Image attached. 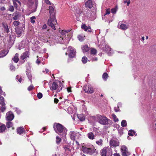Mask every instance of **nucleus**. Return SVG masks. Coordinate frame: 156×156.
<instances>
[{"label":"nucleus","mask_w":156,"mask_h":156,"mask_svg":"<svg viewBox=\"0 0 156 156\" xmlns=\"http://www.w3.org/2000/svg\"><path fill=\"white\" fill-rule=\"evenodd\" d=\"M49 12L50 14V18L48 22V25L51 27L54 30H55V25L57 23L55 17V14L54 9L52 6L49 7Z\"/></svg>","instance_id":"1"},{"label":"nucleus","mask_w":156,"mask_h":156,"mask_svg":"<svg viewBox=\"0 0 156 156\" xmlns=\"http://www.w3.org/2000/svg\"><path fill=\"white\" fill-rule=\"evenodd\" d=\"M53 128L55 132L62 137H65L67 134V129L61 124L55 123Z\"/></svg>","instance_id":"2"},{"label":"nucleus","mask_w":156,"mask_h":156,"mask_svg":"<svg viewBox=\"0 0 156 156\" xmlns=\"http://www.w3.org/2000/svg\"><path fill=\"white\" fill-rule=\"evenodd\" d=\"M82 150L84 153L90 155L94 154L96 151V149L94 147H88L83 146L82 147Z\"/></svg>","instance_id":"3"},{"label":"nucleus","mask_w":156,"mask_h":156,"mask_svg":"<svg viewBox=\"0 0 156 156\" xmlns=\"http://www.w3.org/2000/svg\"><path fill=\"white\" fill-rule=\"evenodd\" d=\"M101 156H112V150L111 148L104 147L101 151Z\"/></svg>","instance_id":"4"},{"label":"nucleus","mask_w":156,"mask_h":156,"mask_svg":"<svg viewBox=\"0 0 156 156\" xmlns=\"http://www.w3.org/2000/svg\"><path fill=\"white\" fill-rule=\"evenodd\" d=\"M98 119L99 122L103 125L108 124V121H110V120L106 117L102 116L101 115H99L98 116Z\"/></svg>","instance_id":"5"},{"label":"nucleus","mask_w":156,"mask_h":156,"mask_svg":"<svg viewBox=\"0 0 156 156\" xmlns=\"http://www.w3.org/2000/svg\"><path fill=\"white\" fill-rule=\"evenodd\" d=\"M121 151L122 156H129L131 154L130 152L128 151L127 147L125 145L121 146Z\"/></svg>","instance_id":"6"},{"label":"nucleus","mask_w":156,"mask_h":156,"mask_svg":"<svg viewBox=\"0 0 156 156\" xmlns=\"http://www.w3.org/2000/svg\"><path fill=\"white\" fill-rule=\"evenodd\" d=\"M109 144L110 147H116L119 145V142L118 139L113 138L109 141Z\"/></svg>","instance_id":"7"},{"label":"nucleus","mask_w":156,"mask_h":156,"mask_svg":"<svg viewBox=\"0 0 156 156\" xmlns=\"http://www.w3.org/2000/svg\"><path fill=\"white\" fill-rule=\"evenodd\" d=\"M58 87L59 86L58 85V83L54 81L53 82L51 86V87L50 89L52 90H56V92L58 93L60 92L62 89V87H61L60 89H59L58 88Z\"/></svg>","instance_id":"8"},{"label":"nucleus","mask_w":156,"mask_h":156,"mask_svg":"<svg viewBox=\"0 0 156 156\" xmlns=\"http://www.w3.org/2000/svg\"><path fill=\"white\" fill-rule=\"evenodd\" d=\"M84 91L88 94H92L94 92L93 87L90 86H86L84 87Z\"/></svg>","instance_id":"9"},{"label":"nucleus","mask_w":156,"mask_h":156,"mask_svg":"<svg viewBox=\"0 0 156 156\" xmlns=\"http://www.w3.org/2000/svg\"><path fill=\"white\" fill-rule=\"evenodd\" d=\"M14 118V115L12 112H9L6 113V120L11 121L13 120Z\"/></svg>","instance_id":"10"},{"label":"nucleus","mask_w":156,"mask_h":156,"mask_svg":"<svg viewBox=\"0 0 156 156\" xmlns=\"http://www.w3.org/2000/svg\"><path fill=\"white\" fill-rule=\"evenodd\" d=\"M29 55V52L28 51H26L22 54L20 57V58L21 59L24 60L26 58H28Z\"/></svg>","instance_id":"11"},{"label":"nucleus","mask_w":156,"mask_h":156,"mask_svg":"<svg viewBox=\"0 0 156 156\" xmlns=\"http://www.w3.org/2000/svg\"><path fill=\"white\" fill-rule=\"evenodd\" d=\"M118 27L123 30H125L128 29V26L126 24H122L119 22L118 24Z\"/></svg>","instance_id":"12"},{"label":"nucleus","mask_w":156,"mask_h":156,"mask_svg":"<svg viewBox=\"0 0 156 156\" xmlns=\"http://www.w3.org/2000/svg\"><path fill=\"white\" fill-rule=\"evenodd\" d=\"M63 148L65 150L66 153H69L70 152L71 148H70V146L68 145H65L63 146Z\"/></svg>","instance_id":"13"},{"label":"nucleus","mask_w":156,"mask_h":156,"mask_svg":"<svg viewBox=\"0 0 156 156\" xmlns=\"http://www.w3.org/2000/svg\"><path fill=\"white\" fill-rule=\"evenodd\" d=\"M69 134L71 139L72 140L74 141L76 139V133L74 131H71L70 132Z\"/></svg>","instance_id":"14"},{"label":"nucleus","mask_w":156,"mask_h":156,"mask_svg":"<svg viewBox=\"0 0 156 156\" xmlns=\"http://www.w3.org/2000/svg\"><path fill=\"white\" fill-rule=\"evenodd\" d=\"M13 15L14 16L13 17V19L14 20H18L20 16L19 12L17 11L14 12Z\"/></svg>","instance_id":"15"},{"label":"nucleus","mask_w":156,"mask_h":156,"mask_svg":"<svg viewBox=\"0 0 156 156\" xmlns=\"http://www.w3.org/2000/svg\"><path fill=\"white\" fill-rule=\"evenodd\" d=\"M86 7L91 9L93 6L92 2L91 0H88L85 3V4Z\"/></svg>","instance_id":"16"},{"label":"nucleus","mask_w":156,"mask_h":156,"mask_svg":"<svg viewBox=\"0 0 156 156\" xmlns=\"http://www.w3.org/2000/svg\"><path fill=\"white\" fill-rule=\"evenodd\" d=\"M87 136L90 140H93L95 139V136L94 133L90 132L87 135Z\"/></svg>","instance_id":"17"},{"label":"nucleus","mask_w":156,"mask_h":156,"mask_svg":"<svg viewBox=\"0 0 156 156\" xmlns=\"http://www.w3.org/2000/svg\"><path fill=\"white\" fill-rule=\"evenodd\" d=\"M25 132V129L23 127H20L17 129V133L19 134H21Z\"/></svg>","instance_id":"18"},{"label":"nucleus","mask_w":156,"mask_h":156,"mask_svg":"<svg viewBox=\"0 0 156 156\" xmlns=\"http://www.w3.org/2000/svg\"><path fill=\"white\" fill-rule=\"evenodd\" d=\"M81 48L83 52H88L89 50V47H88L87 44L83 45L82 46Z\"/></svg>","instance_id":"19"},{"label":"nucleus","mask_w":156,"mask_h":156,"mask_svg":"<svg viewBox=\"0 0 156 156\" xmlns=\"http://www.w3.org/2000/svg\"><path fill=\"white\" fill-rule=\"evenodd\" d=\"M81 28L82 29L86 31H87L88 30L90 29V30H88V31L89 32H91L90 27V26L87 27V26H86L85 24H83L82 25Z\"/></svg>","instance_id":"20"},{"label":"nucleus","mask_w":156,"mask_h":156,"mask_svg":"<svg viewBox=\"0 0 156 156\" xmlns=\"http://www.w3.org/2000/svg\"><path fill=\"white\" fill-rule=\"evenodd\" d=\"M2 25L4 28L5 31L7 33H8L9 32V30L7 24L3 22L2 23Z\"/></svg>","instance_id":"21"},{"label":"nucleus","mask_w":156,"mask_h":156,"mask_svg":"<svg viewBox=\"0 0 156 156\" xmlns=\"http://www.w3.org/2000/svg\"><path fill=\"white\" fill-rule=\"evenodd\" d=\"M12 60L14 62L17 63L19 61V54L17 53H16L15 56L12 58Z\"/></svg>","instance_id":"22"},{"label":"nucleus","mask_w":156,"mask_h":156,"mask_svg":"<svg viewBox=\"0 0 156 156\" xmlns=\"http://www.w3.org/2000/svg\"><path fill=\"white\" fill-rule=\"evenodd\" d=\"M8 52L5 50L2 51L0 52V58L3 57L5 56L7 54Z\"/></svg>","instance_id":"23"},{"label":"nucleus","mask_w":156,"mask_h":156,"mask_svg":"<svg viewBox=\"0 0 156 156\" xmlns=\"http://www.w3.org/2000/svg\"><path fill=\"white\" fill-rule=\"evenodd\" d=\"M76 55V51H70L69 54V58H73Z\"/></svg>","instance_id":"24"},{"label":"nucleus","mask_w":156,"mask_h":156,"mask_svg":"<svg viewBox=\"0 0 156 156\" xmlns=\"http://www.w3.org/2000/svg\"><path fill=\"white\" fill-rule=\"evenodd\" d=\"M78 119L81 121H83L85 119V117L83 114H81L78 115Z\"/></svg>","instance_id":"25"},{"label":"nucleus","mask_w":156,"mask_h":156,"mask_svg":"<svg viewBox=\"0 0 156 156\" xmlns=\"http://www.w3.org/2000/svg\"><path fill=\"white\" fill-rule=\"evenodd\" d=\"M108 77V75L106 73H104L102 75V77L103 80L105 81H106Z\"/></svg>","instance_id":"26"},{"label":"nucleus","mask_w":156,"mask_h":156,"mask_svg":"<svg viewBox=\"0 0 156 156\" xmlns=\"http://www.w3.org/2000/svg\"><path fill=\"white\" fill-rule=\"evenodd\" d=\"M6 126L4 124H2L0 126V132H2L5 130Z\"/></svg>","instance_id":"27"},{"label":"nucleus","mask_w":156,"mask_h":156,"mask_svg":"<svg viewBox=\"0 0 156 156\" xmlns=\"http://www.w3.org/2000/svg\"><path fill=\"white\" fill-rule=\"evenodd\" d=\"M16 32L17 34H20L22 33V30L21 29L17 27L15 29Z\"/></svg>","instance_id":"28"},{"label":"nucleus","mask_w":156,"mask_h":156,"mask_svg":"<svg viewBox=\"0 0 156 156\" xmlns=\"http://www.w3.org/2000/svg\"><path fill=\"white\" fill-rule=\"evenodd\" d=\"M97 53V51L94 48H91L90 51V53L91 55H94L96 54Z\"/></svg>","instance_id":"29"},{"label":"nucleus","mask_w":156,"mask_h":156,"mask_svg":"<svg viewBox=\"0 0 156 156\" xmlns=\"http://www.w3.org/2000/svg\"><path fill=\"white\" fill-rule=\"evenodd\" d=\"M0 104L2 105H5L4 102V98L3 97L1 96H0Z\"/></svg>","instance_id":"30"},{"label":"nucleus","mask_w":156,"mask_h":156,"mask_svg":"<svg viewBox=\"0 0 156 156\" xmlns=\"http://www.w3.org/2000/svg\"><path fill=\"white\" fill-rule=\"evenodd\" d=\"M85 36H83L81 35H79L77 36V38L78 39V40L80 41H83L84 39V37Z\"/></svg>","instance_id":"31"},{"label":"nucleus","mask_w":156,"mask_h":156,"mask_svg":"<svg viewBox=\"0 0 156 156\" xmlns=\"http://www.w3.org/2000/svg\"><path fill=\"white\" fill-rule=\"evenodd\" d=\"M56 142L57 144H58L61 142V138L58 136H56Z\"/></svg>","instance_id":"32"},{"label":"nucleus","mask_w":156,"mask_h":156,"mask_svg":"<svg viewBox=\"0 0 156 156\" xmlns=\"http://www.w3.org/2000/svg\"><path fill=\"white\" fill-rule=\"evenodd\" d=\"M96 143L98 145L102 146L103 144V140L102 139H100L96 141Z\"/></svg>","instance_id":"33"},{"label":"nucleus","mask_w":156,"mask_h":156,"mask_svg":"<svg viewBox=\"0 0 156 156\" xmlns=\"http://www.w3.org/2000/svg\"><path fill=\"white\" fill-rule=\"evenodd\" d=\"M112 118L113 119V120L115 122H117L119 121L118 119L117 118L116 116V115L114 114H112Z\"/></svg>","instance_id":"34"},{"label":"nucleus","mask_w":156,"mask_h":156,"mask_svg":"<svg viewBox=\"0 0 156 156\" xmlns=\"http://www.w3.org/2000/svg\"><path fill=\"white\" fill-rule=\"evenodd\" d=\"M70 31V30H62L60 32L61 34L62 35H64L66 34L69 33Z\"/></svg>","instance_id":"35"},{"label":"nucleus","mask_w":156,"mask_h":156,"mask_svg":"<svg viewBox=\"0 0 156 156\" xmlns=\"http://www.w3.org/2000/svg\"><path fill=\"white\" fill-rule=\"evenodd\" d=\"M13 125V124L12 122L10 121L7 122L6 126L7 128H9L12 127Z\"/></svg>","instance_id":"36"},{"label":"nucleus","mask_w":156,"mask_h":156,"mask_svg":"<svg viewBox=\"0 0 156 156\" xmlns=\"http://www.w3.org/2000/svg\"><path fill=\"white\" fill-rule=\"evenodd\" d=\"M82 61L83 63H86L87 62V58L86 56H83L82 58Z\"/></svg>","instance_id":"37"},{"label":"nucleus","mask_w":156,"mask_h":156,"mask_svg":"<svg viewBox=\"0 0 156 156\" xmlns=\"http://www.w3.org/2000/svg\"><path fill=\"white\" fill-rule=\"evenodd\" d=\"M135 132L132 130H129L128 134L130 136H133L135 134Z\"/></svg>","instance_id":"38"},{"label":"nucleus","mask_w":156,"mask_h":156,"mask_svg":"<svg viewBox=\"0 0 156 156\" xmlns=\"http://www.w3.org/2000/svg\"><path fill=\"white\" fill-rule=\"evenodd\" d=\"M121 125L123 127H125L127 125L126 121L125 120H123L121 123Z\"/></svg>","instance_id":"39"},{"label":"nucleus","mask_w":156,"mask_h":156,"mask_svg":"<svg viewBox=\"0 0 156 156\" xmlns=\"http://www.w3.org/2000/svg\"><path fill=\"white\" fill-rule=\"evenodd\" d=\"M20 24V22L16 20H15L14 21L13 23V24L14 25V26L16 27L18 26Z\"/></svg>","instance_id":"40"},{"label":"nucleus","mask_w":156,"mask_h":156,"mask_svg":"<svg viewBox=\"0 0 156 156\" xmlns=\"http://www.w3.org/2000/svg\"><path fill=\"white\" fill-rule=\"evenodd\" d=\"M2 106L0 108V110L2 112H4L6 109V107L5 105H2Z\"/></svg>","instance_id":"41"},{"label":"nucleus","mask_w":156,"mask_h":156,"mask_svg":"<svg viewBox=\"0 0 156 156\" xmlns=\"http://www.w3.org/2000/svg\"><path fill=\"white\" fill-rule=\"evenodd\" d=\"M36 19V18L34 16H33L30 18V22L32 23H34L35 21L34 20L35 19Z\"/></svg>","instance_id":"42"},{"label":"nucleus","mask_w":156,"mask_h":156,"mask_svg":"<svg viewBox=\"0 0 156 156\" xmlns=\"http://www.w3.org/2000/svg\"><path fill=\"white\" fill-rule=\"evenodd\" d=\"M35 9L34 10V12H35L36 11L37 9V7L38 4V0H35Z\"/></svg>","instance_id":"43"},{"label":"nucleus","mask_w":156,"mask_h":156,"mask_svg":"<svg viewBox=\"0 0 156 156\" xmlns=\"http://www.w3.org/2000/svg\"><path fill=\"white\" fill-rule=\"evenodd\" d=\"M34 88V87L33 85H31L28 87L27 90L28 91H30L32 90Z\"/></svg>","instance_id":"44"},{"label":"nucleus","mask_w":156,"mask_h":156,"mask_svg":"<svg viewBox=\"0 0 156 156\" xmlns=\"http://www.w3.org/2000/svg\"><path fill=\"white\" fill-rule=\"evenodd\" d=\"M42 96V94L41 93L39 92L37 94V97L38 99L41 98Z\"/></svg>","instance_id":"45"},{"label":"nucleus","mask_w":156,"mask_h":156,"mask_svg":"<svg viewBox=\"0 0 156 156\" xmlns=\"http://www.w3.org/2000/svg\"><path fill=\"white\" fill-rule=\"evenodd\" d=\"M82 12V11L80 9H79L78 10L77 9L76 11V13L79 15H80Z\"/></svg>","instance_id":"46"},{"label":"nucleus","mask_w":156,"mask_h":156,"mask_svg":"<svg viewBox=\"0 0 156 156\" xmlns=\"http://www.w3.org/2000/svg\"><path fill=\"white\" fill-rule=\"evenodd\" d=\"M68 50L70 51H75V50L74 49L73 47L71 46H69L68 47Z\"/></svg>","instance_id":"47"},{"label":"nucleus","mask_w":156,"mask_h":156,"mask_svg":"<svg viewBox=\"0 0 156 156\" xmlns=\"http://www.w3.org/2000/svg\"><path fill=\"white\" fill-rule=\"evenodd\" d=\"M9 10L11 12H13L14 10L13 6L12 5L10 6L9 7Z\"/></svg>","instance_id":"48"},{"label":"nucleus","mask_w":156,"mask_h":156,"mask_svg":"<svg viewBox=\"0 0 156 156\" xmlns=\"http://www.w3.org/2000/svg\"><path fill=\"white\" fill-rule=\"evenodd\" d=\"M13 4L14 7L17 8L18 6V5L16 1H14V0H13Z\"/></svg>","instance_id":"49"},{"label":"nucleus","mask_w":156,"mask_h":156,"mask_svg":"<svg viewBox=\"0 0 156 156\" xmlns=\"http://www.w3.org/2000/svg\"><path fill=\"white\" fill-rule=\"evenodd\" d=\"M106 13L105 14V15H104V16H105L106 15H107V14H109L110 13V11H109L108 9H106Z\"/></svg>","instance_id":"50"},{"label":"nucleus","mask_w":156,"mask_h":156,"mask_svg":"<svg viewBox=\"0 0 156 156\" xmlns=\"http://www.w3.org/2000/svg\"><path fill=\"white\" fill-rule=\"evenodd\" d=\"M111 12L113 13H115L116 12V10L115 8H113L111 9Z\"/></svg>","instance_id":"51"},{"label":"nucleus","mask_w":156,"mask_h":156,"mask_svg":"<svg viewBox=\"0 0 156 156\" xmlns=\"http://www.w3.org/2000/svg\"><path fill=\"white\" fill-rule=\"evenodd\" d=\"M45 2L48 5L51 4V3L49 0H44Z\"/></svg>","instance_id":"52"},{"label":"nucleus","mask_w":156,"mask_h":156,"mask_svg":"<svg viewBox=\"0 0 156 156\" xmlns=\"http://www.w3.org/2000/svg\"><path fill=\"white\" fill-rule=\"evenodd\" d=\"M47 27V25L46 24H44L42 27V29L43 30L45 29Z\"/></svg>","instance_id":"53"},{"label":"nucleus","mask_w":156,"mask_h":156,"mask_svg":"<svg viewBox=\"0 0 156 156\" xmlns=\"http://www.w3.org/2000/svg\"><path fill=\"white\" fill-rule=\"evenodd\" d=\"M59 101L58 99L56 98H55L54 99V101L55 103H58Z\"/></svg>","instance_id":"54"},{"label":"nucleus","mask_w":156,"mask_h":156,"mask_svg":"<svg viewBox=\"0 0 156 156\" xmlns=\"http://www.w3.org/2000/svg\"><path fill=\"white\" fill-rule=\"evenodd\" d=\"M67 91L68 92H71V87H68L67 88Z\"/></svg>","instance_id":"55"},{"label":"nucleus","mask_w":156,"mask_h":156,"mask_svg":"<svg viewBox=\"0 0 156 156\" xmlns=\"http://www.w3.org/2000/svg\"><path fill=\"white\" fill-rule=\"evenodd\" d=\"M15 1H16V2H17L19 5H20L21 3V2L18 0H14Z\"/></svg>","instance_id":"56"},{"label":"nucleus","mask_w":156,"mask_h":156,"mask_svg":"<svg viewBox=\"0 0 156 156\" xmlns=\"http://www.w3.org/2000/svg\"><path fill=\"white\" fill-rule=\"evenodd\" d=\"M113 156H120V154L118 153H114L113 154Z\"/></svg>","instance_id":"57"},{"label":"nucleus","mask_w":156,"mask_h":156,"mask_svg":"<svg viewBox=\"0 0 156 156\" xmlns=\"http://www.w3.org/2000/svg\"><path fill=\"white\" fill-rule=\"evenodd\" d=\"M130 3V0H128V1H127V5L129 6Z\"/></svg>","instance_id":"58"},{"label":"nucleus","mask_w":156,"mask_h":156,"mask_svg":"<svg viewBox=\"0 0 156 156\" xmlns=\"http://www.w3.org/2000/svg\"><path fill=\"white\" fill-rule=\"evenodd\" d=\"M0 9L2 11H4L5 10V8L4 7H2Z\"/></svg>","instance_id":"59"},{"label":"nucleus","mask_w":156,"mask_h":156,"mask_svg":"<svg viewBox=\"0 0 156 156\" xmlns=\"http://www.w3.org/2000/svg\"><path fill=\"white\" fill-rule=\"evenodd\" d=\"M36 63L38 64H39L41 63V61L39 60L38 59H37L36 61Z\"/></svg>","instance_id":"60"},{"label":"nucleus","mask_w":156,"mask_h":156,"mask_svg":"<svg viewBox=\"0 0 156 156\" xmlns=\"http://www.w3.org/2000/svg\"><path fill=\"white\" fill-rule=\"evenodd\" d=\"M22 78H21V77H20L19 80H18V81L20 82V83H21V81H22Z\"/></svg>","instance_id":"61"},{"label":"nucleus","mask_w":156,"mask_h":156,"mask_svg":"<svg viewBox=\"0 0 156 156\" xmlns=\"http://www.w3.org/2000/svg\"><path fill=\"white\" fill-rule=\"evenodd\" d=\"M45 71L46 73H47L49 72V70L47 69H45Z\"/></svg>","instance_id":"62"},{"label":"nucleus","mask_w":156,"mask_h":156,"mask_svg":"<svg viewBox=\"0 0 156 156\" xmlns=\"http://www.w3.org/2000/svg\"><path fill=\"white\" fill-rule=\"evenodd\" d=\"M141 40L142 41H144V37H142L141 38Z\"/></svg>","instance_id":"63"},{"label":"nucleus","mask_w":156,"mask_h":156,"mask_svg":"<svg viewBox=\"0 0 156 156\" xmlns=\"http://www.w3.org/2000/svg\"><path fill=\"white\" fill-rule=\"evenodd\" d=\"M115 111L116 112H118L119 111V110L116 109L115 108Z\"/></svg>","instance_id":"64"}]
</instances>
